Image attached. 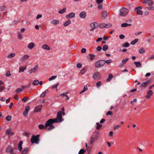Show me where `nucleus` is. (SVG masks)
I'll return each instance as SVG.
<instances>
[{
  "instance_id": "7c9ffc66",
  "label": "nucleus",
  "mask_w": 154,
  "mask_h": 154,
  "mask_svg": "<svg viewBox=\"0 0 154 154\" xmlns=\"http://www.w3.org/2000/svg\"><path fill=\"white\" fill-rule=\"evenodd\" d=\"M28 150V149L27 148H26L22 151V154H26L27 153Z\"/></svg>"
},
{
  "instance_id": "774afa93",
  "label": "nucleus",
  "mask_w": 154,
  "mask_h": 154,
  "mask_svg": "<svg viewBox=\"0 0 154 154\" xmlns=\"http://www.w3.org/2000/svg\"><path fill=\"white\" fill-rule=\"evenodd\" d=\"M86 51V49L85 48H82L81 50V52L82 53H85Z\"/></svg>"
},
{
  "instance_id": "c9c22d12",
  "label": "nucleus",
  "mask_w": 154,
  "mask_h": 154,
  "mask_svg": "<svg viewBox=\"0 0 154 154\" xmlns=\"http://www.w3.org/2000/svg\"><path fill=\"white\" fill-rule=\"evenodd\" d=\"M137 11V15H142L143 14V11L140 10H135Z\"/></svg>"
},
{
  "instance_id": "0e129e2a",
  "label": "nucleus",
  "mask_w": 154,
  "mask_h": 154,
  "mask_svg": "<svg viewBox=\"0 0 154 154\" xmlns=\"http://www.w3.org/2000/svg\"><path fill=\"white\" fill-rule=\"evenodd\" d=\"M42 17V14H38L36 17V19L37 20H38L39 19L41 18Z\"/></svg>"
},
{
  "instance_id": "bf43d9fd",
  "label": "nucleus",
  "mask_w": 154,
  "mask_h": 154,
  "mask_svg": "<svg viewBox=\"0 0 154 154\" xmlns=\"http://www.w3.org/2000/svg\"><path fill=\"white\" fill-rule=\"evenodd\" d=\"M129 60V58H127L126 59H123L122 60V62L123 64H125L126 63V62Z\"/></svg>"
},
{
  "instance_id": "f257e3e1",
  "label": "nucleus",
  "mask_w": 154,
  "mask_h": 154,
  "mask_svg": "<svg viewBox=\"0 0 154 154\" xmlns=\"http://www.w3.org/2000/svg\"><path fill=\"white\" fill-rule=\"evenodd\" d=\"M57 121H55L54 119H48L45 124V129L47 131L51 130L55 128V127L53 124L56 123Z\"/></svg>"
},
{
  "instance_id": "a211bd4d",
  "label": "nucleus",
  "mask_w": 154,
  "mask_h": 154,
  "mask_svg": "<svg viewBox=\"0 0 154 154\" xmlns=\"http://www.w3.org/2000/svg\"><path fill=\"white\" fill-rule=\"evenodd\" d=\"M5 133L6 134L10 135L11 136L14 134L13 132L11 131L10 129H8L6 130Z\"/></svg>"
},
{
  "instance_id": "13d9d810",
  "label": "nucleus",
  "mask_w": 154,
  "mask_h": 154,
  "mask_svg": "<svg viewBox=\"0 0 154 154\" xmlns=\"http://www.w3.org/2000/svg\"><path fill=\"white\" fill-rule=\"evenodd\" d=\"M121 127V125H116L115 126L114 128H113V129L114 130H115L117 129H118V128H119L120 127Z\"/></svg>"
},
{
  "instance_id": "864d4df0",
  "label": "nucleus",
  "mask_w": 154,
  "mask_h": 154,
  "mask_svg": "<svg viewBox=\"0 0 154 154\" xmlns=\"http://www.w3.org/2000/svg\"><path fill=\"white\" fill-rule=\"evenodd\" d=\"M17 35L18 38L20 39H21L22 38V36L20 32H18L17 33Z\"/></svg>"
},
{
  "instance_id": "f8f14e48",
  "label": "nucleus",
  "mask_w": 154,
  "mask_h": 154,
  "mask_svg": "<svg viewBox=\"0 0 154 154\" xmlns=\"http://www.w3.org/2000/svg\"><path fill=\"white\" fill-rule=\"evenodd\" d=\"M101 15L102 16V18L103 19H105L108 16V13L106 11H103L102 12Z\"/></svg>"
},
{
  "instance_id": "1a4fd4ad",
  "label": "nucleus",
  "mask_w": 154,
  "mask_h": 154,
  "mask_svg": "<svg viewBox=\"0 0 154 154\" xmlns=\"http://www.w3.org/2000/svg\"><path fill=\"white\" fill-rule=\"evenodd\" d=\"M29 55L25 54L20 59V60L21 62H23L29 59Z\"/></svg>"
},
{
  "instance_id": "f3484780",
  "label": "nucleus",
  "mask_w": 154,
  "mask_h": 154,
  "mask_svg": "<svg viewBox=\"0 0 154 154\" xmlns=\"http://www.w3.org/2000/svg\"><path fill=\"white\" fill-rule=\"evenodd\" d=\"M22 144H23V142L22 141H20L18 144V149L20 151H22Z\"/></svg>"
},
{
  "instance_id": "20e7f679",
  "label": "nucleus",
  "mask_w": 154,
  "mask_h": 154,
  "mask_svg": "<svg viewBox=\"0 0 154 154\" xmlns=\"http://www.w3.org/2000/svg\"><path fill=\"white\" fill-rule=\"evenodd\" d=\"M62 111H59L57 113V117L55 119H54L55 121H57L56 123L61 122L63 120V119L62 118Z\"/></svg>"
},
{
  "instance_id": "a19ab883",
  "label": "nucleus",
  "mask_w": 154,
  "mask_h": 154,
  "mask_svg": "<svg viewBox=\"0 0 154 154\" xmlns=\"http://www.w3.org/2000/svg\"><path fill=\"white\" fill-rule=\"evenodd\" d=\"M129 46V44L128 42H126L124 44L122 45V46L124 47H128Z\"/></svg>"
},
{
  "instance_id": "4468645a",
  "label": "nucleus",
  "mask_w": 154,
  "mask_h": 154,
  "mask_svg": "<svg viewBox=\"0 0 154 154\" xmlns=\"http://www.w3.org/2000/svg\"><path fill=\"white\" fill-rule=\"evenodd\" d=\"M59 23V21L57 20H53L51 21V23L54 25L58 24Z\"/></svg>"
},
{
  "instance_id": "cd10ccee",
  "label": "nucleus",
  "mask_w": 154,
  "mask_h": 154,
  "mask_svg": "<svg viewBox=\"0 0 154 154\" xmlns=\"http://www.w3.org/2000/svg\"><path fill=\"white\" fill-rule=\"evenodd\" d=\"M71 21L70 20H68L66 21L64 24L63 25L65 26H68L69 24H70Z\"/></svg>"
},
{
  "instance_id": "e433bc0d",
  "label": "nucleus",
  "mask_w": 154,
  "mask_h": 154,
  "mask_svg": "<svg viewBox=\"0 0 154 154\" xmlns=\"http://www.w3.org/2000/svg\"><path fill=\"white\" fill-rule=\"evenodd\" d=\"M66 9L65 8H64L62 10L59 11V13L60 14L64 13L66 11Z\"/></svg>"
},
{
  "instance_id": "412c9836",
  "label": "nucleus",
  "mask_w": 154,
  "mask_h": 154,
  "mask_svg": "<svg viewBox=\"0 0 154 154\" xmlns=\"http://www.w3.org/2000/svg\"><path fill=\"white\" fill-rule=\"evenodd\" d=\"M15 56V54L14 53H11L9 54L7 57V58L9 59Z\"/></svg>"
},
{
  "instance_id": "6e6552de",
  "label": "nucleus",
  "mask_w": 154,
  "mask_h": 154,
  "mask_svg": "<svg viewBox=\"0 0 154 154\" xmlns=\"http://www.w3.org/2000/svg\"><path fill=\"white\" fill-rule=\"evenodd\" d=\"M93 77L94 79H99L101 78V75L99 72H96L93 74Z\"/></svg>"
},
{
  "instance_id": "aec40b11",
  "label": "nucleus",
  "mask_w": 154,
  "mask_h": 154,
  "mask_svg": "<svg viewBox=\"0 0 154 154\" xmlns=\"http://www.w3.org/2000/svg\"><path fill=\"white\" fill-rule=\"evenodd\" d=\"M42 48L47 50H50V47L47 45H44L42 47Z\"/></svg>"
},
{
  "instance_id": "c03bdc74",
  "label": "nucleus",
  "mask_w": 154,
  "mask_h": 154,
  "mask_svg": "<svg viewBox=\"0 0 154 154\" xmlns=\"http://www.w3.org/2000/svg\"><path fill=\"white\" fill-rule=\"evenodd\" d=\"M47 92L46 91L43 92L40 95V96L41 97H43L45 96Z\"/></svg>"
},
{
  "instance_id": "39448f33",
  "label": "nucleus",
  "mask_w": 154,
  "mask_h": 154,
  "mask_svg": "<svg viewBox=\"0 0 154 154\" xmlns=\"http://www.w3.org/2000/svg\"><path fill=\"white\" fill-rule=\"evenodd\" d=\"M128 9L125 8H122L120 10V16H125L128 13Z\"/></svg>"
},
{
  "instance_id": "0eeeda50",
  "label": "nucleus",
  "mask_w": 154,
  "mask_h": 154,
  "mask_svg": "<svg viewBox=\"0 0 154 154\" xmlns=\"http://www.w3.org/2000/svg\"><path fill=\"white\" fill-rule=\"evenodd\" d=\"M104 64L103 60H99L95 64V66L96 68H100Z\"/></svg>"
},
{
  "instance_id": "9d476101",
  "label": "nucleus",
  "mask_w": 154,
  "mask_h": 154,
  "mask_svg": "<svg viewBox=\"0 0 154 154\" xmlns=\"http://www.w3.org/2000/svg\"><path fill=\"white\" fill-rule=\"evenodd\" d=\"M98 26V24L96 22H94L93 23H91L90 24V26L91 29H90V31H92L94 29H95L96 27Z\"/></svg>"
},
{
  "instance_id": "5701e85b",
  "label": "nucleus",
  "mask_w": 154,
  "mask_h": 154,
  "mask_svg": "<svg viewBox=\"0 0 154 154\" xmlns=\"http://www.w3.org/2000/svg\"><path fill=\"white\" fill-rule=\"evenodd\" d=\"M12 148L11 146H8L7 148L6 149V152H8L11 153V151H12L11 150L12 149Z\"/></svg>"
},
{
  "instance_id": "3c124183",
  "label": "nucleus",
  "mask_w": 154,
  "mask_h": 154,
  "mask_svg": "<svg viewBox=\"0 0 154 154\" xmlns=\"http://www.w3.org/2000/svg\"><path fill=\"white\" fill-rule=\"evenodd\" d=\"M23 91L22 88H18L16 90V92L18 93L21 92Z\"/></svg>"
},
{
  "instance_id": "680f3d73",
  "label": "nucleus",
  "mask_w": 154,
  "mask_h": 154,
  "mask_svg": "<svg viewBox=\"0 0 154 154\" xmlns=\"http://www.w3.org/2000/svg\"><path fill=\"white\" fill-rule=\"evenodd\" d=\"M6 8L5 6H1L0 7V11H2Z\"/></svg>"
},
{
  "instance_id": "423d86ee",
  "label": "nucleus",
  "mask_w": 154,
  "mask_h": 154,
  "mask_svg": "<svg viewBox=\"0 0 154 154\" xmlns=\"http://www.w3.org/2000/svg\"><path fill=\"white\" fill-rule=\"evenodd\" d=\"M152 81L151 79H150L148 80L146 82H143L140 85V87L141 88H145L150 83L152 82Z\"/></svg>"
},
{
  "instance_id": "e2e57ef3",
  "label": "nucleus",
  "mask_w": 154,
  "mask_h": 154,
  "mask_svg": "<svg viewBox=\"0 0 154 154\" xmlns=\"http://www.w3.org/2000/svg\"><path fill=\"white\" fill-rule=\"evenodd\" d=\"M59 84V83H57L56 85H53L52 86V89H54V88H57V86Z\"/></svg>"
},
{
  "instance_id": "4be33fe9",
  "label": "nucleus",
  "mask_w": 154,
  "mask_h": 154,
  "mask_svg": "<svg viewBox=\"0 0 154 154\" xmlns=\"http://www.w3.org/2000/svg\"><path fill=\"white\" fill-rule=\"evenodd\" d=\"M39 83V82L38 80L37 79H36L34 81L32 84L34 85L37 86L38 85Z\"/></svg>"
},
{
  "instance_id": "052dcab7",
  "label": "nucleus",
  "mask_w": 154,
  "mask_h": 154,
  "mask_svg": "<svg viewBox=\"0 0 154 154\" xmlns=\"http://www.w3.org/2000/svg\"><path fill=\"white\" fill-rule=\"evenodd\" d=\"M76 66L78 68H80L82 67V64L80 63H79L77 64Z\"/></svg>"
},
{
  "instance_id": "72a5a7b5",
  "label": "nucleus",
  "mask_w": 154,
  "mask_h": 154,
  "mask_svg": "<svg viewBox=\"0 0 154 154\" xmlns=\"http://www.w3.org/2000/svg\"><path fill=\"white\" fill-rule=\"evenodd\" d=\"M38 128L41 130L43 129H45V126H44L43 125H38Z\"/></svg>"
},
{
  "instance_id": "49530a36",
  "label": "nucleus",
  "mask_w": 154,
  "mask_h": 154,
  "mask_svg": "<svg viewBox=\"0 0 154 154\" xmlns=\"http://www.w3.org/2000/svg\"><path fill=\"white\" fill-rule=\"evenodd\" d=\"M70 18H74L75 16V13L73 12L69 14Z\"/></svg>"
},
{
  "instance_id": "69168bd1",
  "label": "nucleus",
  "mask_w": 154,
  "mask_h": 154,
  "mask_svg": "<svg viewBox=\"0 0 154 154\" xmlns=\"http://www.w3.org/2000/svg\"><path fill=\"white\" fill-rule=\"evenodd\" d=\"M125 37V35L123 34H121L119 36V38L121 39H124Z\"/></svg>"
},
{
  "instance_id": "393cba45",
  "label": "nucleus",
  "mask_w": 154,
  "mask_h": 154,
  "mask_svg": "<svg viewBox=\"0 0 154 154\" xmlns=\"http://www.w3.org/2000/svg\"><path fill=\"white\" fill-rule=\"evenodd\" d=\"M131 24H128L126 23H122L121 25V26L122 27H126L128 26H131Z\"/></svg>"
},
{
  "instance_id": "6ab92c4d",
  "label": "nucleus",
  "mask_w": 154,
  "mask_h": 154,
  "mask_svg": "<svg viewBox=\"0 0 154 154\" xmlns=\"http://www.w3.org/2000/svg\"><path fill=\"white\" fill-rule=\"evenodd\" d=\"M11 151V154H16L17 151V148L14 147L12 148Z\"/></svg>"
},
{
  "instance_id": "7ed1b4c3",
  "label": "nucleus",
  "mask_w": 154,
  "mask_h": 154,
  "mask_svg": "<svg viewBox=\"0 0 154 154\" xmlns=\"http://www.w3.org/2000/svg\"><path fill=\"white\" fill-rule=\"evenodd\" d=\"M40 135L38 134L36 136L33 135L31 138V142L32 143H35L38 144L39 142V140L38 138Z\"/></svg>"
},
{
  "instance_id": "ddd939ff",
  "label": "nucleus",
  "mask_w": 154,
  "mask_h": 154,
  "mask_svg": "<svg viewBox=\"0 0 154 154\" xmlns=\"http://www.w3.org/2000/svg\"><path fill=\"white\" fill-rule=\"evenodd\" d=\"M42 107V105H41L37 106L35 108L34 111L35 112H38L40 111Z\"/></svg>"
},
{
  "instance_id": "a878e982",
  "label": "nucleus",
  "mask_w": 154,
  "mask_h": 154,
  "mask_svg": "<svg viewBox=\"0 0 154 154\" xmlns=\"http://www.w3.org/2000/svg\"><path fill=\"white\" fill-rule=\"evenodd\" d=\"M134 63L135 65L137 67H139L141 65V64L140 62H135Z\"/></svg>"
},
{
  "instance_id": "b1692460",
  "label": "nucleus",
  "mask_w": 154,
  "mask_h": 154,
  "mask_svg": "<svg viewBox=\"0 0 154 154\" xmlns=\"http://www.w3.org/2000/svg\"><path fill=\"white\" fill-rule=\"evenodd\" d=\"M113 77V76L111 73L109 74L108 78L107 79L106 81L107 82L110 81L111 79Z\"/></svg>"
},
{
  "instance_id": "a18cd8bd",
  "label": "nucleus",
  "mask_w": 154,
  "mask_h": 154,
  "mask_svg": "<svg viewBox=\"0 0 154 154\" xmlns=\"http://www.w3.org/2000/svg\"><path fill=\"white\" fill-rule=\"evenodd\" d=\"M102 85V82L100 81L98 82L96 84V86L97 88H99Z\"/></svg>"
},
{
  "instance_id": "4d7b16f0",
  "label": "nucleus",
  "mask_w": 154,
  "mask_h": 154,
  "mask_svg": "<svg viewBox=\"0 0 154 154\" xmlns=\"http://www.w3.org/2000/svg\"><path fill=\"white\" fill-rule=\"evenodd\" d=\"M11 75V74L10 73V71H8L6 73V75L7 77H9Z\"/></svg>"
},
{
  "instance_id": "473e14b6",
  "label": "nucleus",
  "mask_w": 154,
  "mask_h": 154,
  "mask_svg": "<svg viewBox=\"0 0 154 154\" xmlns=\"http://www.w3.org/2000/svg\"><path fill=\"white\" fill-rule=\"evenodd\" d=\"M138 39L136 38L133 41H132L130 43L132 45H134L138 41Z\"/></svg>"
},
{
  "instance_id": "8fccbe9b",
  "label": "nucleus",
  "mask_w": 154,
  "mask_h": 154,
  "mask_svg": "<svg viewBox=\"0 0 154 154\" xmlns=\"http://www.w3.org/2000/svg\"><path fill=\"white\" fill-rule=\"evenodd\" d=\"M112 26V24L109 23H108L107 24H106V26H105V27L107 28H110Z\"/></svg>"
},
{
  "instance_id": "dca6fc26",
  "label": "nucleus",
  "mask_w": 154,
  "mask_h": 154,
  "mask_svg": "<svg viewBox=\"0 0 154 154\" xmlns=\"http://www.w3.org/2000/svg\"><path fill=\"white\" fill-rule=\"evenodd\" d=\"M86 14L85 12H81L79 14V16L82 18H84L86 17Z\"/></svg>"
},
{
  "instance_id": "4c0bfd02",
  "label": "nucleus",
  "mask_w": 154,
  "mask_h": 154,
  "mask_svg": "<svg viewBox=\"0 0 154 154\" xmlns=\"http://www.w3.org/2000/svg\"><path fill=\"white\" fill-rule=\"evenodd\" d=\"M148 2V4L149 6H152L154 2L152 1H147Z\"/></svg>"
},
{
  "instance_id": "5fc2aeb1",
  "label": "nucleus",
  "mask_w": 154,
  "mask_h": 154,
  "mask_svg": "<svg viewBox=\"0 0 154 154\" xmlns=\"http://www.w3.org/2000/svg\"><path fill=\"white\" fill-rule=\"evenodd\" d=\"M57 76H53L51 77L49 79V81H51L52 80L54 79L57 78Z\"/></svg>"
},
{
  "instance_id": "79ce46f5",
  "label": "nucleus",
  "mask_w": 154,
  "mask_h": 154,
  "mask_svg": "<svg viewBox=\"0 0 154 154\" xmlns=\"http://www.w3.org/2000/svg\"><path fill=\"white\" fill-rule=\"evenodd\" d=\"M86 68H84L83 69L81 70L80 71V73L82 74H83L85 72H86L87 70Z\"/></svg>"
},
{
  "instance_id": "de8ad7c7",
  "label": "nucleus",
  "mask_w": 154,
  "mask_h": 154,
  "mask_svg": "<svg viewBox=\"0 0 154 154\" xmlns=\"http://www.w3.org/2000/svg\"><path fill=\"white\" fill-rule=\"evenodd\" d=\"M28 99V97H25L22 98V101L23 102H25Z\"/></svg>"
},
{
  "instance_id": "6e6d98bb",
  "label": "nucleus",
  "mask_w": 154,
  "mask_h": 154,
  "mask_svg": "<svg viewBox=\"0 0 154 154\" xmlns=\"http://www.w3.org/2000/svg\"><path fill=\"white\" fill-rule=\"evenodd\" d=\"M89 55L90 57V59L91 60H92L94 59V58L95 57V55L93 54H90Z\"/></svg>"
},
{
  "instance_id": "f03ea898",
  "label": "nucleus",
  "mask_w": 154,
  "mask_h": 154,
  "mask_svg": "<svg viewBox=\"0 0 154 154\" xmlns=\"http://www.w3.org/2000/svg\"><path fill=\"white\" fill-rule=\"evenodd\" d=\"M99 132L97 131L94 132L92 136L90 138V145H91L94 143V142L97 140L99 138Z\"/></svg>"
},
{
  "instance_id": "2f4dec72",
  "label": "nucleus",
  "mask_w": 154,
  "mask_h": 154,
  "mask_svg": "<svg viewBox=\"0 0 154 154\" xmlns=\"http://www.w3.org/2000/svg\"><path fill=\"white\" fill-rule=\"evenodd\" d=\"M106 26V23H101L99 24V27L100 28H103Z\"/></svg>"
},
{
  "instance_id": "bb28decb",
  "label": "nucleus",
  "mask_w": 154,
  "mask_h": 154,
  "mask_svg": "<svg viewBox=\"0 0 154 154\" xmlns=\"http://www.w3.org/2000/svg\"><path fill=\"white\" fill-rule=\"evenodd\" d=\"M96 125L97 126L96 127V128L97 130L100 129L102 126V124H100L99 122H97L96 123Z\"/></svg>"
},
{
  "instance_id": "338daca9",
  "label": "nucleus",
  "mask_w": 154,
  "mask_h": 154,
  "mask_svg": "<svg viewBox=\"0 0 154 154\" xmlns=\"http://www.w3.org/2000/svg\"><path fill=\"white\" fill-rule=\"evenodd\" d=\"M29 109H30L29 106H26L25 108V111H26V112H27V111L28 112Z\"/></svg>"
},
{
  "instance_id": "c85d7f7f",
  "label": "nucleus",
  "mask_w": 154,
  "mask_h": 154,
  "mask_svg": "<svg viewBox=\"0 0 154 154\" xmlns=\"http://www.w3.org/2000/svg\"><path fill=\"white\" fill-rule=\"evenodd\" d=\"M108 48V46L107 45H104L102 48L103 50L104 51H106Z\"/></svg>"
},
{
  "instance_id": "603ef678",
  "label": "nucleus",
  "mask_w": 154,
  "mask_h": 154,
  "mask_svg": "<svg viewBox=\"0 0 154 154\" xmlns=\"http://www.w3.org/2000/svg\"><path fill=\"white\" fill-rule=\"evenodd\" d=\"M104 62V64L105 63H106L107 64H109L111 63V60H103Z\"/></svg>"
},
{
  "instance_id": "09e8293b",
  "label": "nucleus",
  "mask_w": 154,
  "mask_h": 154,
  "mask_svg": "<svg viewBox=\"0 0 154 154\" xmlns=\"http://www.w3.org/2000/svg\"><path fill=\"white\" fill-rule=\"evenodd\" d=\"M38 66H35L34 68L32 69L33 72H35L36 71L38 70Z\"/></svg>"
},
{
  "instance_id": "37998d69",
  "label": "nucleus",
  "mask_w": 154,
  "mask_h": 154,
  "mask_svg": "<svg viewBox=\"0 0 154 154\" xmlns=\"http://www.w3.org/2000/svg\"><path fill=\"white\" fill-rule=\"evenodd\" d=\"M85 151L84 149H81L80 150L78 154H84Z\"/></svg>"
},
{
  "instance_id": "2eb2a0df",
  "label": "nucleus",
  "mask_w": 154,
  "mask_h": 154,
  "mask_svg": "<svg viewBox=\"0 0 154 154\" xmlns=\"http://www.w3.org/2000/svg\"><path fill=\"white\" fill-rule=\"evenodd\" d=\"M35 45V44L33 42H30L28 46V48L30 49H32Z\"/></svg>"
},
{
  "instance_id": "ea45409f",
  "label": "nucleus",
  "mask_w": 154,
  "mask_h": 154,
  "mask_svg": "<svg viewBox=\"0 0 154 154\" xmlns=\"http://www.w3.org/2000/svg\"><path fill=\"white\" fill-rule=\"evenodd\" d=\"M153 94V91L151 90H149V91H148L147 93V94H148L149 95H150V96H152Z\"/></svg>"
},
{
  "instance_id": "c756f323",
  "label": "nucleus",
  "mask_w": 154,
  "mask_h": 154,
  "mask_svg": "<svg viewBox=\"0 0 154 154\" xmlns=\"http://www.w3.org/2000/svg\"><path fill=\"white\" fill-rule=\"evenodd\" d=\"M26 69V67H21L19 68V72H23Z\"/></svg>"
},
{
  "instance_id": "9b49d317",
  "label": "nucleus",
  "mask_w": 154,
  "mask_h": 154,
  "mask_svg": "<svg viewBox=\"0 0 154 154\" xmlns=\"http://www.w3.org/2000/svg\"><path fill=\"white\" fill-rule=\"evenodd\" d=\"M103 1H96V3L98 5L97 8L99 10H101L103 9L102 5H100Z\"/></svg>"
},
{
  "instance_id": "f704fd0d",
  "label": "nucleus",
  "mask_w": 154,
  "mask_h": 154,
  "mask_svg": "<svg viewBox=\"0 0 154 154\" xmlns=\"http://www.w3.org/2000/svg\"><path fill=\"white\" fill-rule=\"evenodd\" d=\"M138 52L140 54H143L145 52V51L144 48H141L138 50Z\"/></svg>"
},
{
  "instance_id": "58836bf2",
  "label": "nucleus",
  "mask_w": 154,
  "mask_h": 154,
  "mask_svg": "<svg viewBox=\"0 0 154 154\" xmlns=\"http://www.w3.org/2000/svg\"><path fill=\"white\" fill-rule=\"evenodd\" d=\"M12 117L11 116H7L6 118V119L8 121H10L11 120Z\"/></svg>"
}]
</instances>
